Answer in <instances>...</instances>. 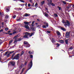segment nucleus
I'll list each match as a JSON object with an SVG mask.
<instances>
[{"mask_svg":"<svg viewBox=\"0 0 74 74\" xmlns=\"http://www.w3.org/2000/svg\"><path fill=\"white\" fill-rule=\"evenodd\" d=\"M25 35L24 36V38H29L27 37V36L29 35V37H32L33 35H34V34L33 33H29L26 32L24 33Z\"/></svg>","mask_w":74,"mask_h":74,"instance_id":"f257e3e1","label":"nucleus"},{"mask_svg":"<svg viewBox=\"0 0 74 74\" xmlns=\"http://www.w3.org/2000/svg\"><path fill=\"white\" fill-rule=\"evenodd\" d=\"M62 22L63 23H65L64 25L66 27H67V26L69 27L70 26V22L67 20H66V21L65 22L64 21V20H63L62 21Z\"/></svg>","mask_w":74,"mask_h":74,"instance_id":"f03ea898","label":"nucleus"},{"mask_svg":"<svg viewBox=\"0 0 74 74\" xmlns=\"http://www.w3.org/2000/svg\"><path fill=\"white\" fill-rule=\"evenodd\" d=\"M32 66H33V63L32 62V61H31L30 62V63L28 64V70H30L32 67Z\"/></svg>","mask_w":74,"mask_h":74,"instance_id":"7ed1b4c3","label":"nucleus"},{"mask_svg":"<svg viewBox=\"0 0 74 74\" xmlns=\"http://www.w3.org/2000/svg\"><path fill=\"white\" fill-rule=\"evenodd\" d=\"M19 59V54H17L16 56H15L14 58L12 59V60L14 59H16L17 60H18Z\"/></svg>","mask_w":74,"mask_h":74,"instance_id":"20e7f679","label":"nucleus"},{"mask_svg":"<svg viewBox=\"0 0 74 74\" xmlns=\"http://www.w3.org/2000/svg\"><path fill=\"white\" fill-rule=\"evenodd\" d=\"M70 32H67L65 34V37L66 38H69L70 37Z\"/></svg>","mask_w":74,"mask_h":74,"instance_id":"39448f33","label":"nucleus"},{"mask_svg":"<svg viewBox=\"0 0 74 74\" xmlns=\"http://www.w3.org/2000/svg\"><path fill=\"white\" fill-rule=\"evenodd\" d=\"M48 2H49V3H50V4L52 5V6H55V4L52 3V0H47Z\"/></svg>","mask_w":74,"mask_h":74,"instance_id":"423d86ee","label":"nucleus"},{"mask_svg":"<svg viewBox=\"0 0 74 74\" xmlns=\"http://www.w3.org/2000/svg\"><path fill=\"white\" fill-rule=\"evenodd\" d=\"M10 54L8 51H7L5 53V55H7V57H8L10 56Z\"/></svg>","mask_w":74,"mask_h":74,"instance_id":"0eeeda50","label":"nucleus"},{"mask_svg":"<svg viewBox=\"0 0 74 74\" xmlns=\"http://www.w3.org/2000/svg\"><path fill=\"white\" fill-rule=\"evenodd\" d=\"M20 36V34H18L17 35H16V36H15L14 38L15 39V40H16V38H17V37H18Z\"/></svg>","mask_w":74,"mask_h":74,"instance_id":"6e6552de","label":"nucleus"},{"mask_svg":"<svg viewBox=\"0 0 74 74\" xmlns=\"http://www.w3.org/2000/svg\"><path fill=\"white\" fill-rule=\"evenodd\" d=\"M31 29L32 31H35L36 30V27H31Z\"/></svg>","mask_w":74,"mask_h":74,"instance_id":"1a4fd4ad","label":"nucleus"},{"mask_svg":"<svg viewBox=\"0 0 74 74\" xmlns=\"http://www.w3.org/2000/svg\"><path fill=\"white\" fill-rule=\"evenodd\" d=\"M61 30H63V31H66V29L63 27H61Z\"/></svg>","mask_w":74,"mask_h":74,"instance_id":"9d476101","label":"nucleus"},{"mask_svg":"<svg viewBox=\"0 0 74 74\" xmlns=\"http://www.w3.org/2000/svg\"><path fill=\"white\" fill-rule=\"evenodd\" d=\"M28 43H29L28 42L26 41L24 42V45H26L27 44H28Z\"/></svg>","mask_w":74,"mask_h":74,"instance_id":"9b49d317","label":"nucleus"},{"mask_svg":"<svg viewBox=\"0 0 74 74\" xmlns=\"http://www.w3.org/2000/svg\"><path fill=\"white\" fill-rule=\"evenodd\" d=\"M30 15V14H29L26 13L25 15V16H29Z\"/></svg>","mask_w":74,"mask_h":74,"instance_id":"f8f14e48","label":"nucleus"},{"mask_svg":"<svg viewBox=\"0 0 74 74\" xmlns=\"http://www.w3.org/2000/svg\"><path fill=\"white\" fill-rule=\"evenodd\" d=\"M29 23H31V22H27V21H25L24 22V23L25 25H28Z\"/></svg>","mask_w":74,"mask_h":74,"instance_id":"ddd939ff","label":"nucleus"},{"mask_svg":"<svg viewBox=\"0 0 74 74\" xmlns=\"http://www.w3.org/2000/svg\"><path fill=\"white\" fill-rule=\"evenodd\" d=\"M58 41L60 43H63L64 42V41L62 40H59Z\"/></svg>","mask_w":74,"mask_h":74,"instance_id":"4468645a","label":"nucleus"},{"mask_svg":"<svg viewBox=\"0 0 74 74\" xmlns=\"http://www.w3.org/2000/svg\"><path fill=\"white\" fill-rule=\"evenodd\" d=\"M45 3V1H41L40 2V3L41 4V5H43L44 4V3Z\"/></svg>","mask_w":74,"mask_h":74,"instance_id":"2eb2a0df","label":"nucleus"},{"mask_svg":"<svg viewBox=\"0 0 74 74\" xmlns=\"http://www.w3.org/2000/svg\"><path fill=\"white\" fill-rule=\"evenodd\" d=\"M30 44H29V43H28L26 45V47L27 48L30 47Z\"/></svg>","mask_w":74,"mask_h":74,"instance_id":"dca6fc26","label":"nucleus"},{"mask_svg":"<svg viewBox=\"0 0 74 74\" xmlns=\"http://www.w3.org/2000/svg\"><path fill=\"white\" fill-rule=\"evenodd\" d=\"M25 27L26 29H29V26L26 25H25Z\"/></svg>","mask_w":74,"mask_h":74,"instance_id":"f3484780","label":"nucleus"},{"mask_svg":"<svg viewBox=\"0 0 74 74\" xmlns=\"http://www.w3.org/2000/svg\"><path fill=\"white\" fill-rule=\"evenodd\" d=\"M57 34L58 36H59V35H60V33L59 31H57Z\"/></svg>","mask_w":74,"mask_h":74,"instance_id":"a211bd4d","label":"nucleus"},{"mask_svg":"<svg viewBox=\"0 0 74 74\" xmlns=\"http://www.w3.org/2000/svg\"><path fill=\"white\" fill-rule=\"evenodd\" d=\"M11 64L12 66H14V65H15V62H11Z\"/></svg>","mask_w":74,"mask_h":74,"instance_id":"6ab92c4d","label":"nucleus"},{"mask_svg":"<svg viewBox=\"0 0 74 74\" xmlns=\"http://www.w3.org/2000/svg\"><path fill=\"white\" fill-rule=\"evenodd\" d=\"M45 16H46V17H48V14H46L45 13Z\"/></svg>","mask_w":74,"mask_h":74,"instance_id":"aec40b11","label":"nucleus"},{"mask_svg":"<svg viewBox=\"0 0 74 74\" xmlns=\"http://www.w3.org/2000/svg\"><path fill=\"white\" fill-rule=\"evenodd\" d=\"M25 52V51H22L21 52V56H22V55H23L24 53Z\"/></svg>","mask_w":74,"mask_h":74,"instance_id":"412c9836","label":"nucleus"},{"mask_svg":"<svg viewBox=\"0 0 74 74\" xmlns=\"http://www.w3.org/2000/svg\"><path fill=\"white\" fill-rule=\"evenodd\" d=\"M65 41L66 44H68V40L67 39Z\"/></svg>","mask_w":74,"mask_h":74,"instance_id":"4be33fe9","label":"nucleus"},{"mask_svg":"<svg viewBox=\"0 0 74 74\" xmlns=\"http://www.w3.org/2000/svg\"><path fill=\"white\" fill-rule=\"evenodd\" d=\"M16 17V15H14L13 16V18L14 19H15V18Z\"/></svg>","mask_w":74,"mask_h":74,"instance_id":"5701e85b","label":"nucleus"},{"mask_svg":"<svg viewBox=\"0 0 74 74\" xmlns=\"http://www.w3.org/2000/svg\"><path fill=\"white\" fill-rule=\"evenodd\" d=\"M12 41H13V40H11L9 42V44H11L12 43Z\"/></svg>","mask_w":74,"mask_h":74,"instance_id":"b1692460","label":"nucleus"},{"mask_svg":"<svg viewBox=\"0 0 74 74\" xmlns=\"http://www.w3.org/2000/svg\"><path fill=\"white\" fill-rule=\"evenodd\" d=\"M38 5V4H37V3H36L34 6L35 7H37Z\"/></svg>","mask_w":74,"mask_h":74,"instance_id":"393cba45","label":"nucleus"},{"mask_svg":"<svg viewBox=\"0 0 74 74\" xmlns=\"http://www.w3.org/2000/svg\"><path fill=\"white\" fill-rule=\"evenodd\" d=\"M54 16H55L56 17H58V14H54Z\"/></svg>","mask_w":74,"mask_h":74,"instance_id":"a878e982","label":"nucleus"},{"mask_svg":"<svg viewBox=\"0 0 74 74\" xmlns=\"http://www.w3.org/2000/svg\"><path fill=\"white\" fill-rule=\"evenodd\" d=\"M70 7H71V5H68L67 7L68 8H69Z\"/></svg>","mask_w":74,"mask_h":74,"instance_id":"bb28decb","label":"nucleus"},{"mask_svg":"<svg viewBox=\"0 0 74 74\" xmlns=\"http://www.w3.org/2000/svg\"><path fill=\"white\" fill-rule=\"evenodd\" d=\"M17 32L16 31H15L13 32V34H15V33H16Z\"/></svg>","mask_w":74,"mask_h":74,"instance_id":"cd10ccee","label":"nucleus"},{"mask_svg":"<svg viewBox=\"0 0 74 74\" xmlns=\"http://www.w3.org/2000/svg\"><path fill=\"white\" fill-rule=\"evenodd\" d=\"M2 42H3V41H2V40H1L0 39V45H1V44Z\"/></svg>","mask_w":74,"mask_h":74,"instance_id":"c85d7f7f","label":"nucleus"},{"mask_svg":"<svg viewBox=\"0 0 74 74\" xmlns=\"http://www.w3.org/2000/svg\"><path fill=\"white\" fill-rule=\"evenodd\" d=\"M42 27L43 28H46L47 27H46V26L45 25H43L42 26Z\"/></svg>","mask_w":74,"mask_h":74,"instance_id":"c756f323","label":"nucleus"},{"mask_svg":"<svg viewBox=\"0 0 74 74\" xmlns=\"http://www.w3.org/2000/svg\"><path fill=\"white\" fill-rule=\"evenodd\" d=\"M64 4H66V2L64 1H62Z\"/></svg>","mask_w":74,"mask_h":74,"instance_id":"7c9ffc66","label":"nucleus"},{"mask_svg":"<svg viewBox=\"0 0 74 74\" xmlns=\"http://www.w3.org/2000/svg\"><path fill=\"white\" fill-rule=\"evenodd\" d=\"M56 45H57V47H59L60 46V45L59 43L56 44Z\"/></svg>","mask_w":74,"mask_h":74,"instance_id":"2f4dec72","label":"nucleus"},{"mask_svg":"<svg viewBox=\"0 0 74 74\" xmlns=\"http://www.w3.org/2000/svg\"><path fill=\"white\" fill-rule=\"evenodd\" d=\"M6 9L7 12H8V11H10V10H9V9L8 8H6Z\"/></svg>","mask_w":74,"mask_h":74,"instance_id":"473e14b6","label":"nucleus"},{"mask_svg":"<svg viewBox=\"0 0 74 74\" xmlns=\"http://www.w3.org/2000/svg\"><path fill=\"white\" fill-rule=\"evenodd\" d=\"M21 30H22V29L21 28H20L18 29V31H19V32H21Z\"/></svg>","mask_w":74,"mask_h":74,"instance_id":"72a5a7b5","label":"nucleus"},{"mask_svg":"<svg viewBox=\"0 0 74 74\" xmlns=\"http://www.w3.org/2000/svg\"><path fill=\"white\" fill-rule=\"evenodd\" d=\"M14 43L15 44H16V43H17V41L16 40L14 42Z\"/></svg>","mask_w":74,"mask_h":74,"instance_id":"f704fd0d","label":"nucleus"},{"mask_svg":"<svg viewBox=\"0 0 74 74\" xmlns=\"http://www.w3.org/2000/svg\"><path fill=\"white\" fill-rule=\"evenodd\" d=\"M8 17H9V16L8 15H7L6 16H5V18H8Z\"/></svg>","mask_w":74,"mask_h":74,"instance_id":"c9c22d12","label":"nucleus"},{"mask_svg":"<svg viewBox=\"0 0 74 74\" xmlns=\"http://www.w3.org/2000/svg\"><path fill=\"white\" fill-rule=\"evenodd\" d=\"M20 19H21V18H19V19H16V21H19V20H20Z\"/></svg>","mask_w":74,"mask_h":74,"instance_id":"e433bc0d","label":"nucleus"},{"mask_svg":"<svg viewBox=\"0 0 74 74\" xmlns=\"http://www.w3.org/2000/svg\"><path fill=\"white\" fill-rule=\"evenodd\" d=\"M37 27H38L39 28H40V27H41V25H39L37 26Z\"/></svg>","mask_w":74,"mask_h":74,"instance_id":"4c0bfd02","label":"nucleus"},{"mask_svg":"<svg viewBox=\"0 0 74 74\" xmlns=\"http://www.w3.org/2000/svg\"><path fill=\"white\" fill-rule=\"evenodd\" d=\"M15 55V53H13V54L12 55V58H13L14 56V55Z\"/></svg>","mask_w":74,"mask_h":74,"instance_id":"58836bf2","label":"nucleus"},{"mask_svg":"<svg viewBox=\"0 0 74 74\" xmlns=\"http://www.w3.org/2000/svg\"><path fill=\"white\" fill-rule=\"evenodd\" d=\"M21 40H22V38H19V39H18V40L19 41H21Z\"/></svg>","mask_w":74,"mask_h":74,"instance_id":"ea45409f","label":"nucleus"},{"mask_svg":"<svg viewBox=\"0 0 74 74\" xmlns=\"http://www.w3.org/2000/svg\"><path fill=\"white\" fill-rule=\"evenodd\" d=\"M8 28L7 27L5 28V30H6V31H7V30H8Z\"/></svg>","mask_w":74,"mask_h":74,"instance_id":"a19ab883","label":"nucleus"},{"mask_svg":"<svg viewBox=\"0 0 74 74\" xmlns=\"http://www.w3.org/2000/svg\"><path fill=\"white\" fill-rule=\"evenodd\" d=\"M20 1H21V2H23V3H25V1H24L23 0H20Z\"/></svg>","mask_w":74,"mask_h":74,"instance_id":"79ce46f5","label":"nucleus"},{"mask_svg":"<svg viewBox=\"0 0 74 74\" xmlns=\"http://www.w3.org/2000/svg\"><path fill=\"white\" fill-rule=\"evenodd\" d=\"M9 53L11 54V53H14V52L13 51H12L11 52H9Z\"/></svg>","mask_w":74,"mask_h":74,"instance_id":"37998d69","label":"nucleus"},{"mask_svg":"<svg viewBox=\"0 0 74 74\" xmlns=\"http://www.w3.org/2000/svg\"><path fill=\"white\" fill-rule=\"evenodd\" d=\"M20 5H21V6H24V5H25V4H20Z\"/></svg>","mask_w":74,"mask_h":74,"instance_id":"c03bdc74","label":"nucleus"},{"mask_svg":"<svg viewBox=\"0 0 74 74\" xmlns=\"http://www.w3.org/2000/svg\"><path fill=\"white\" fill-rule=\"evenodd\" d=\"M47 33H51V32L50 31H47Z\"/></svg>","mask_w":74,"mask_h":74,"instance_id":"a18cd8bd","label":"nucleus"},{"mask_svg":"<svg viewBox=\"0 0 74 74\" xmlns=\"http://www.w3.org/2000/svg\"><path fill=\"white\" fill-rule=\"evenodd\" d=\"M31 26H32V27H33V26H34V24H33L32 23L31 24Z\"/></svg>","mask_w":74,"mask_h":74,"instance_id":"49530a36","label":"nucleus"},{"mask_svg":"<svg viewBox=\"0 0 74 74\" xmlns=\"http://www.w3.org/2000/svg\"><path fill=\"white\" fill-rule=\"evenodd\" d=\"M30 5H30V3L28 4V7H30Z\"/></svg>","mask_w":74,"mask_h":74,"instance_id":"de8ad7c7","label":"nucleus"},{"mask_svg":"<svg viewBox=\"0 0 74 74\" xmlns=\"http://www.w3.org/2000/svg\"><path fill=\"white\" fill-rule=\"evenodd\" d=\"M30 57L31 58H33V56L32 55H31L30 56Z\"/></svg>","mask_w":74,"mask_h":74,"instance_id":"09e8293b","label":"nucleus"},{"mask_svg":"<svg viewBox=\"0 0 74 74\" xmlns=\"http://www.w3.org/2000/svg\"><path fill=\"white\" fill-rule=\"evenodd\" d=\"M35 22V21H33L32 22V24H34V23Z\"/></svg>","mask_w":74,"mask_h":74,"instance_id":"8fccbe9b","label":"nucleus"},{"mask_svg":"<svg viewBox=\"0 0 74 74\" xmlns=\"http://www.w3.org/2000/svg\"><path fill=\"white\" fill-rule=\"evenodd\" d=\"M3 29H1L0 30V32H3Z\"/></svg>","mask_w":74,"mask_h":74,"instance_id":"3c124183","label":"nucleus"},{"mask_svg":"<svg viewBox=\"0 0 74 74\" xmlns=\"http://www.w3.org/2000/svg\"><path fill=\"white\" fill-rule=\"evenodd\" d=\"M58 8L59 9V10H61V8L60 7H59Z\"/></svg>","mask_w":74,"mask_h":74,"instance_id":"603ef678","label":"nucleus"},{"mask_svg":"<svg viewBox=\"0 0 74 74\" xmlns=\"http://www.w3.org/2000/svg\"><path fill=\"white\" fill-rule=\"evenodd\" d=\"M46 26H47V27H48V24L47 23L46 24Z\"/></svg>","mask_w":74,"mask_h":74,"instance_id":"864d4df0","label":"nucleus"},{"mask_svg":"<svg viewBox=\"0 0 74 74\" xmlns=\"http://www.w3.org/2000/svg\"><path fill=\"white\" fill-rule=\"evenodd\" d=\"M9 35H12V33H10V34H9Z\"/></svg>","mask_w":74,"mask_h":74,"instance_id":"5fc2aeb1","label":"nucleus"},{"mask_svg":"<svg viewBox=\"0 0 74 74\" xmlns=\"http://www.w3.org/2000/svg\"><path fill=\"white\" fill-rule=\"evenodd\" d=\"M31 52V51H29L28 52L29 53H30Z\"/></svg>","mask_w":74,"mask_h":74,"instance_id":"6e6d98bb","label":"nucleus"},{"mask_svg":"<svg viewBox=\"0 0 74 74\" xmlns=\"http://www.w3.org/2000/svg\"><path fill=\"white\" fill-rule=\"evenodd\" d=\"M0 15H2V13H1V12H0Z\"/></svg>","mask_w":74,"mask_h":74,"instance_id":"4d7b16f0","label":"nucleus"},{"mask_svg":"<svg viewBox=\"0 0 74 74\" xmlns=\"http://www.w3.org/2000/svg\"><path fill=\"white\" fill-rule=\"evenodd\" d=\"M31 17H33V18H34V15L31 16Z\"/></svg>","mask_w":74,"mask_h":74,"instance_id":"13d9d810","label":"nucleus"},{"mask_svg":"<svg viewBox=\"0 0 74 74\" xmlns=\"http://www.w3.org/2000/svg\"><path fill=\"white\" fill-rule=\"evenodd\" d=\"M8 33H11V31H8Z\"/></svg>","mask_w":74,"mask_h":74,"instance_id":"bf43d9fd","label":"nucleus"},{"mask_svg":"<svg viewBox=\"0 0 74 74\" xmlns=\"http://www.w3.org/2000/svg\"><path fill=\"white\" fill-rule=\"evenodd\" d=\"M45 9H46V10H47V11H48V9H47V8H45Z\"/></svg>","mask_w":74,"mask_h":74,"instance_id":"052dcab7","label":"nucleus"},{"mask_svg":"<svg viewBox=\"0 0 74 74\" xmlns=\"http://www.w3.org/2000/svg\"><path fill=\"white\" fill-rule=\"evenodd\" d=\"M37 20L38 21H40V20H39V19H37Z\"/></svg>","mask_w":74,"mask_h":74,"instance_id":"680f3d73","label":"nucleus"},{"mask_svg":"<svg viewBox=\"0 0 74 74\" xmlns=\"http://www.w3.org/2000/svg\"><path fill=\"white\" fill-rule=\"evenodd\" d=\"M29 0V1L30 2H32V0Z\"/></svg>","mask_w":74,"mask_h":74,"instance_id":"e2e57ef3","label":"nucleus"},{"mask_svg":"<svg viewBox=\"0 0 74 74\" xmlns=\"http://www.w3.org/2000/svg\"><path fill=\"white\" fill-rule=\"evenodd\" d=\"M72 6H73V7H74V4H73V5Z\"/></svg>","mask_w":74,"mask_h":74,"instance_id":"0e129e2a","label":"nucleus"},{"mask_svg":"<svg viewBox=\"0 0 74 74\" xmlns=\"http://www.w3.org/2000/svg\"><path fill=\"white\" fill-rule=\"evenodd\" d=\"M25 6H27V3H25Z\"/></svg>","mask_w":74,"mask_h":74,"instance_id":"69168bd1","label":"nucleus"},{"mask_svg":"<svg viewBox=\"0 0 74 74\" xmlns=\"http://www.w3.org/2000/svg\"><path fill=\"white\" fill-rule=\"evenodd\" d=\"M2 25H4V23H2Z\"/></svg>","mask_w":74,"mask_h":74,"instance_id":"338daca9","label":"nucleus"},{"mask_svg":"<svg viewBox=\"0 0 74 74\" xmlns=\"http://www.w3.org/2000/svg\"><path fill=\"white\" fill-rule=\"evenodd\" d=\"M34 3L33 4V5H32V6H34Z\"/></svg>","mask_w":74,"mask_h":74,"instance_id":"774afa93","label":"nucleus"}]
</instances>
